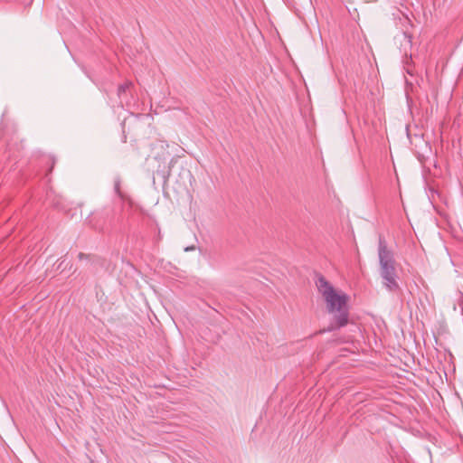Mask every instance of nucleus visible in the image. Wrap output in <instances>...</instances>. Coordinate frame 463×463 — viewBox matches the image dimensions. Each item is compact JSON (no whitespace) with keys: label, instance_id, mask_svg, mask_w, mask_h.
Returning a JSON list of instances; mask_svg holds the SVG:
<instances>
[{"label":"nucleus","instance_id":"f257e3e1","mask_svg":"<svg viewBox=\"0 0 463 463\" xmlns=\"http://www.w3.org/2000/svg\"><path fill=\"white\" fill-rule=\"evenodd\" d=\"M318 291L324 297L329 313H335V323L332 324L326 331H333L343 327L348 324V309L346 307L347 297L339 295L335 291L333 286L323 276H319L316 282ZM326 330L319 331V333Z\"/></svg>","mask_w":463,"mask_h":463},{"label":"nucleus","instance_id":"f03ea898","mask_svg":"<svg viewBox=\"0 0 463 463\" xmlns=\"http://www.w3.org/2000/svg\"><path fill=\"white\" fill-rule=\"evenodd\" d=\"M378 257L380 264V275L383 279V286L390 292L400 290L398 283V275L396 270V261L393 252L388 248L386 241L380 235L378 240Z\"/></svg>","mask_w":463,"mask_h":463},{"label":"nucleus","instance_id":"7ed1b4c3","mask_svg":"<svg viewBox=\"0 0 463 463\" xmlns=\"http://www.w3.org/2000/svg\"><path fill=\"white\" fill-rule=\"evenodd\" d=\"M132 86L133 84L131 81H126L118 87V96L121 101L125 98L127 91L129 90Z\"/></svg>","mask_w":463,"mask_h":463},{"label":"nucleus","instance_id":"20e7f679","mask_svg":"<svg viewBox=\"0 0 463 463\" xmlns=\"http://www.w3.org/2000/svg\"><path fill=\"white\" fill-rule=\"evenodd\" d=\"M114 189H115L116 193L118 194V196L123 198V194L120 191V181L119 180L115 181Z\"/></svg>","mask_w":463,"mask_h":463},{"label":"nucleus","instance_id":"39448f33","mask_svg":"<svg viewBox=\"0 0 463 463\" xmlns=\"http://www.w3.org/2000/svg\"><path fill=\"white\" fill-rule=\"evenodd\" d=\"M78 257H79L80 260H83V259H89L90 255H87L85 253L80 252Z\"/></svg>","mask_w":463,"mask_h":463},{"label":"nucleus","instance_id":"423d86ee","mask_svg":"<svg viewBox=\"0 0 463 463\" xmlns=\"http://www.w3.org/2000/svg\"><path fill=\"white\" fill-rule=\"evenodd\" d=\"M160 146H161V147H162V148H165V147H167V146H168V144H167V143H165V142H161V145H160Z\"/></svg>","mask_w":463,"mask_h":463},{"label":"nucleus","instance_id":"0eeeda50","mask_svg":"<svg viewBox=\"0 0 463 463\" xmlns=\"http://www.w3.org/2000/svg\"><path fill=\"white\" fill-rule=\"evenodd\" d=\"M50 160L52 161V167H51L50 171H52V169L55 164V160L53 158H51Z\"/></svg>","mask_w":463,"mask_h":463},{"label":"nucleus","instance_id":"6e6552de","mask_svg":"<svg viewBox=\"0 0 463 463\" xmlns=\"http://www.w3.org/2000/svg\"><path fill=\"white\" fill-rule=\"evenodd\" d=\"M91 463H94L93 461H91Z\"/></svg>","mask_w":463,"mask_h":463}]
</instances>
